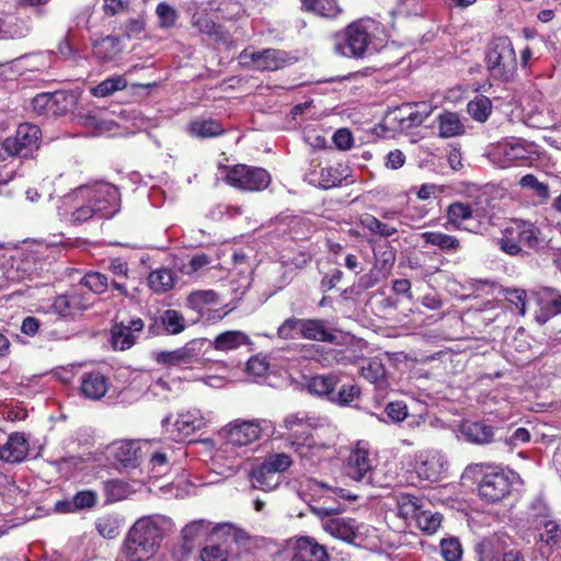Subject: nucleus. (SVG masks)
I'll list each match as a JSON object with an SVG mask.
<instances>
[{
  "label": "nucleus",
  "mask_w": 561,
  "mask_h": 561,
  "mask_svg": "<svg viewBox=\"0 0 561 561\" xmlns=\"http://www.w3.org/2000/svg\"><path fill=\"white\" fill-rule=\"evenodd\" d=\"M399 515L404 519H415L422 506L416 496L400 494L397 497Z\"/></svg>",
  "instance_id": "obj_47"
},
{
  "label": "nucleus",
  "mask_w": 561,
  "mask_h": 561,
  "mask_svg": "<svg viewBox=\"0 0 561 561\" xmlns=\"http://www.w3.org/2000/svg\"><path fill=\"white\" fill-rule=\"evenodd\" d=\"M96 499L98 494L92 490L80 491L72 497L77 511L93 507Z\"/></svg>",
  "instance_id": "obj_62"
},
{
  "label": "nucleus",
  "mask_w": 561,
  "mask_h": 561,
  "mask_svg": "<svg viewBox=\"0 0 561 561\" xmlns=\"http://www.w3.org/2000/svg\"><path fill=\"white\" fill-rule=\"evenodd\" d=\"M41 137L38 126L24 123L19 125L13 136L3 140L2 148L9 156L31 158L39 149Z\"/></svg>",
  "instance_id": "obj_10"
},
{
  "label": "nucleus",
  "mask_w": 561,
  "mask_h": 561,
  "mask_svg": "<svg viewBox=\"0 0 561 561\" xmlns=\"http://www.w3.org/2000/svg\"><path fill=\"white\" fill-rule=\"evenodd\" d=\"M537 156V146L534 142L516 137H507L491 144L486 150L490 162L501 169L525 164Z\"/></svg>",
  "instance_id": "obj_5"
},
{
  "label": "nucleus",
  "mask_w": 561,
  "mask_h": 561,
  "mask_svg": "<svg viewBox=\"0 0 561 561\" xmlns=\"http://www.w3.org/2000/svg\"><path fill=\"white\" fill-rule=\"evenodd\" d=\"M95 528L103 538L113 539L119 534V519L110 514L101 516L95 522Z\"/></svg>",
  "instance_id": "obj_48"
},
{
  "label": "nucleus",
  "mask_w": 561,
  "mask_h": 561,
  "mask_svg": "<svg viewBox=\"0 0 561 561\" xmlns=\"http://www.w3.org/2000/svg\"><path fill=\"white\" fill-rule=\"evenodd\" d=\"M540 539L547 546L553 547L560 542L561 527L553 520H548L543 525V531L540 534Z\"/></svg>",
  "instance_id": "obj_59"
},
{
  "label": "nucleus",
  "mask_w": 561,
  "mask_h": 561,
  "mask_svg": "<svg viewBox=\"0 0 561 561\" xmlns=\"http://www.w3.org/2000/svg\"><path fill=\"white\" fill-rule=\"evenodd\" d=\"M362 527L363 525L354 518L347 517H333L322 522V528L325 533L347 543L355 542L362 536Z\"/></svg>",
  "instance_id": "obj_17"
},
{
  "label": "nucleus",
  "mask_w": 561,
  "mask_h": 561,
  "mask_svg": "<svg viewBox=\"0 0 561 561\" xmlns=\"http://www.w3.org/2000/svg\"><path fill=\"white\" fill-rule=\"evenodd\" d=\"M203 342L193 340L184 346L170 352H159L156 360L170 366H188L199 363Z\"/></svg>",
  "instance_id": "obj_14"
},
{
  "label": "nucleus",
  "mask_w": 561,
  "mask_h": 561,
  "mask_svg": "<svg viewBox=\"0 0 561 561\" xmlns=\"http://www.w3.org/2000/svg\"><path fill=\"white\" fill-rule=\"evenodd\" d=\"M286 439L288 442L287 445L300 457L305 466H313L320 460L323 447L312 443L309 437L300 440V437L293 439V436H290Z\"/></svg>",
  "instance_id": "obj_27"
},
{
  "label": "nucleus",
  "mask_w": 561,
  "mask_h": 561,
  "mask_svg": "<svg viewBox=\"0 0 561 561\" xmlns=\"http://www.w3.org/2000/svg\"><path fill=\"white\" fill-rule=\"evenodd\" d=\"M346 178V168L342 164L328 165L321 168L319 171H313L309 174V182L318 185L323 190H329L342 184Z\"/></svg>",
  "instance_id": "obj_23"
},
{
  "label": "nucleus",
  "mask_w": 561,
  "mask_h": 561,
  "mask_svg": "<svg viewBox=\"0 0 561 561\" xmlns=\"http://www.w3.org/2000/svg\"><path fill=\"white\" fill-rule=\"evenodd\" d=\"M442 556L446 561H460L462 556L461 545L458 539H443L440 541Z\"/></svg>",
  "instance_id": "obj_58"
},
{
  "label": "nucleus",
  "mask_w": 561,
  "mask_h": 561,
  "mask_svg": "<svg viewBox=\"0 0 561 561\" xmlns=\"http://www.w3.org/2000/svg\"><path fill=\"white\" fill-rule=\"evenodd\" d=\"M505 299L515 306L519 314L526 313L527 294L524 289L510 288L505 290Z\"/></svg>",
  "instance_id": "obj_60"
},
{
  "label": "nucleus",
  "mask_w": 561,
  "mask_h": 561,
  "mask_svg": "<svg viewBox=\"0 0 561 561\" xmlns=\"http://www.w3.org/2000/svg\"><path fill=\"white\" fill-rule=\"evenodd\" d=\"M274 430L273 423L266 419H237L228 423L222 432L228 445L242 447L253 444L263 436H273Z\"/></svg>",
  "instance_id": "obj_7"
},
{
  "label": "nucleus",
  "mask_w": 561,
  "mask_h": 561,
  "mask_svg": "<svg viewBox=\"0 0 561 561\" xmlns=\"http://www.w3.org/2000/svg\"><path fill=\"white\" fill-rule=\"evenodd\" d=\"M119 192L106 182L81 185L64 195L57 213L65 222L79 226L94 218H110L119 210Z\"/></svg>",
  "instance_id": "obj_1"
},
{
  "label": "nucleus",
  "mask_w": 561,
  "mask_h": 561,
  "mask_svg": "<svg viewBox=\"0 0 561 561\" xmlns=\"http://www.w3.org/2000/svg\"><path fill=\"white\" fill-rule=\"evenodd\" d=\"M301 337L320 342H334L336 335L322 319H304Z\"/></svg>",
  "instance_id": "obj_29"
},
{
  "label": "nucleus",
  "mask_w": 561,
  "mask_h": 561,
  "mask_svg": "<svg viewBox=\"0 0 561 561\" xmlns=\"http://www.w3.org/2000/svg\"><path fill=\"white\" fill-rule=\"evenodd\" d=\"M382 26L370 18L358 19L337 35L334 51L343 57L363 59L374 55L382 46Z\"/></svg>",
  "instance_id": "obj_2"
},
{
  "label": "nucleus",
  "mask_w": 561,
  "mask_h": 561,
  "mask_svg": "<svg viewBox=\"0 0 561 561\" xmlns=\"http://www.w3.org/2000/svg\"><path fill=\"white\" fill-rule=\"evenodd\" d=\"M186 301L191 309L202 312L206 306L218 302V295L211 289L196 290L187 296Z\"/></svg>",
  "instance_id": "obj_46"
},
{
  "label": "nucleus",
  "mask_w": 561,
  "mask_h": 561,
  "mask_svg": "<svg viewBox=\"0 0 561 561\" xmlns=\"http://www.w3.org/2000/svg\"><path fill=\"white\" fill-rule=\"evenodd\" d=\"M405 460L408 469L425 481H438L446 469L444 455L435 449L421 450L414 456L409 455Z\"/></svg>",
  "instance_id": "obj_12"
},
{
  "label": "nucleus",
  "mask_w": 561,
  "mask_h": 561,
  "mask_svg": "<svg viewBox=\"0 0 561 561\" xmlns=\"http://www.w3.org/2000/svg\"><path fill=\"white\" fill-rule=\"evenodd\" d=\"M94 51L103 61L113 60L121 53L119 38L111 35L102 38L95 44Z\"/></svg>",
  "instance_id": "obj_43"
},
{
  "label": "nucleus",
  "mask_w": 561,
  "mask_h": 561,
  "mask_svg": "<svg viewBox=\"0 0 561 561\" xmlns=\"http://www.w3.org/2000/svg\"><path fill=\"white\" fill-rule=\"evenodd\" d=\"M304 319L288 318L277 329V335L284 340L301 337Z\"/></svg>",
  "instance_id": "obj_54"
},
{
  "label": "nucleus",
  "mask_w": 561,
  "mask_h": 561,
  "mask_svg": "<svg viewBox=\"0 0 561 561\" xmlns=\"http://www.w3.org/2000/svg\"><path fill=\"white\" fill-rule=\"evenodd\" d=\"M307 11H311L320 16L335 18L340 14L341 8L336 0H300Z\"/></svg>",
  "instance_id": "obj_37"
},
{
  "label": "nucleus",
  "mask_w": 561,
  "mask_h": 561,
  "mask_svg": "<svg viewBox=\"0 0 561 561\" xmlns=\"http://www.w3.org/2000/svg\"><path fill=\"white\" fill-rule=\"evenodd\" d=\"M359 393V388L356 385L344 383L339 388V390L334 389L331 402L340 405H347L358 398Z\"/></svg>",
  "instance_id": "obj_53"
},
{
  "label": "nucleus",
  "mask_w": 561,
  "mask_h": 561,
  "mask_svg": "<svg viewBox=\"0 0 561 561\" xmlns=\"http://www.w3.org/2000/svg\"><path fill=\"white\" fill-rule=\"evenodd\" d=\"M543 243L539 227L524 219H513L502 231L497 244L500 249L511 255L517 256L524 253V249L538 252Z\"/></svg>",
  "instance_id": "obj_4"
},
{
  "label": "nucleus",
  "mask_w": 561,
  "mask_h": 561,
  "mask_svg": "<svg viewBox=\"0 0 561 561\" xmlns=\"http://www.w3.org/2000/svg\"><path fill=\"white\" fill-rule=\"evenodd\" d=\"M226 182L240 191L257 192L270 185L271 175L263 168L237 164L228 169Z\"/></svg>",
  "instance_id": "obj_11"
},
{
  "label": "nucleus",
  "mask_w": 561,
  "mask_h": 561,
  "mask_svg": "<svg viewBox=\"0 0 561 561\" xmlns=\"http://www.w3.org/2000/svg\"><path fill=\"white\" fill-rule=\"evenodd\" d=\"M218 540L221 542L207 545L201 550L202 561H230L232 558L230 545L237 542L231 539L226 541L225 538H219Z\"/></svg>",
  "instance_id": "obj_34"
},
{
  "label": "nucleus",
  "mask_w": 561,
  "mask_h": 561,
  "mask_svg": "<svg viewBox=\"0 0 561 561\" xmlns=\"http://www.w3.org/2000/svg\"><path fill=\"white\" fill-rule=\"evenodd\" d=\"M250 342L249 336L241 331H226L218 336L213 342V346L217 351H232L241 345H245Z\"/></svg>",
  "instance_id": "obj_35"
},
{
  "label": "nucleus",
  "mask_w": 561,
  "mask_h": 561,
  "mask_svg": "<svg viewBox=\"0 0 561 561\" xmlns=\"http://www.w3.org/2000/svg\"><path fill=\"white\" fill-rule=\"evenodd\" d=\"M421 239L425 245L437 248L446 254H455L461 249L457 237L440 231H425L421 233Z\"/></svg>",
  "instance_id": "obj_25"
},
{
  "label": "nucleus",
  "mask_w": 561,
  "mask_h": 561,
  "mask_svg": "<svg viewBox=\"0 0 561 561\" xmlns=\"http://www.w3.org/2000/svg\"><path fill=\"white\" fill-rule=\"evenodd\" d=\"M538 304L547 316L561 312V295L553 289L542 288L537 293Z\"/></svg>",
  "instance_id": "obj_42"
},
{
  "label": "nucleus",
  "mask_w": 561,
  "mask_h": 561,
  "mask_svg": "<svg viewBox=\"0 0 561 561\" xmlns=\"http://www.w3.org/2000/svg\"><path fill=\"white\" fill-rule=\"evenodd\" d=\"M360 375L378 387H382L386 382V369L378 358L364 360L360 365Z\"/></svg>",
  "instance_id": "obj_36"
},
{
  "label": "nucleus",
  "mask_w": 561,
  "mask_h": 561,
  "mask_svg": "<svg viewBox=\"0 0 561 561\" xmlns=\"http://www.w3.org/2000/svg\"><path fill=\"white\" fill-rule=\"evenodd\" d=\"M463 131V126L456 113L445 112L439 115V136L450 138Z\"/></svg>",
  "instance_id": "obj_41"
},
{
  "label": "nucleus",
  "mask_w": 561,
  "mask_h": 561,
  "mask_svg": "<svg viewBox=\"0 0 561 561\" xmlns=\"http://www.w3.org/2000/svg\"><path fill=\"white\" fill-rule=\"evenodd\" d=\"M31 31V23L27 19L8 16L0 19V41L16 39L25 37Z\"/></svg>",
  "instance_id": "obj_30"
},
{
  "label": "nucleus",
  "mask_w": 561,
  "mask_h": 561,
  "mask_svg": "<svg viewBox=\"0 0 561 561\" xmlns=\"http://www.w3.org/2000/svg\"><path fill=\"white\" fill-rule=\"evenodd\" d=\"M291 561H329V553L324 546L314 538L300 536L291 539Z\"/></svg>",
  "instance_id": "obj_15"
},
{
  "label": "nucleus",
  "mask_w": 561,
  "mask_h": 561,
  "mask_svg": "<svg viewBox=\"0 0 561 561\" xmlns=\"http://www.w3.org/2000/svg\"><path fill=\"white\" fill-rule=\"evenodd\" d=\"M262 463L280 476L282 472L286 471L293 465V459L285 453H277L268 455Z\"/></svg>",
  "instance_id": "obj_56"
},
{
  "label": "nucleus",
  "mask_w": 561,
  "mask_h": 561,
  "mask_svg": "<svg viewBox=\"0 0 561 561\" xmlns=\"http://www.w3.org/2000/svg\"><path fill=\"white\" fill-rule=\"evenodd\" d=\"M161 322L165 331L170 334H179L185 329L184 317L174 309H168L161 316Z\"/></svg>",
  "instance_id": "obj_50"
},
{
  "label": "nucleus",
  "mask_w": 561,
  "mask_h": 561,
  "mask_svg": "<svg viewBox=\"0 0 561 561\" xmlns=\"http://www.w3.org/2000/svg\"><path fill=\"white\" fill-rule=\"evenodd\" d=\"M156 15L161 28H171L176 24L179 13L174 7L167 2H160L156 8Z\"/></svg>",
  "instance_id": "obj_52"
},
{
  "label": "nucleus",
  "mask_w": 561,
  "mask_h": 561,
  "mask_svg": "<svg viewBox=\"0 0 561 561\" xmlns=\"http://www.w3.org/2000/svg\"><path fill=\"white\" fill-rule=\"evenodd\" d=\"M104 492L107 503L125 500L131 492L130 485L122 480H108L104 482Z\"/></svg>",
  "instance_id": "obj_44"
},
{
  "label": "nucleus",
  "mask_w": 561,
  "mask_h": 561,
  "mask_svg": "<svg viewBox=\"0 0 561 561\" xmlns=\"http://www.w3.org/2000/svg\"><path fill=\"white\" fill-rule=\"evenodd\" d=\"M144 330V321L140 318L130 319L127 323L122 321L115 324L111 331V341L115 350L130 348L137 340V334Z\"/></svg>",
  "instance_id": "obj_18"
},
{
  "label": "nucleus",
  "mask_w": 561,
  "mask_h": 561,
  "mask_svg": "<svg viewBox=\"0 0 561 561\" xmlns=\"http://www.w3.org/2000/svg\"><path fill=\"white\" fill-rule=\"evenodd\" d=\"M467 110L474 121L482 123L489 118L492 112V103L489 98L479 95L468 103Z\"/></svg>",
  "instance_id": "obj_45"
},
{
  "label": "nucleus",
  "mask_w": 561,
  "mask_h": 561,
  "mask_svg": "<svg viewBox=\"0 0 561 561\" xmlns=\"http://www.w3.org/2000/svg\"><path fill=\"white\" fill-rule=\"evenodd\" d=\"M340 382L335 374L318 375L309 379L307 387L311 393L320 397H327L331 401L334 389Z\"/></svg>",
  "instance_id": "obj_31"
},
{
  "label": "nucleus",
  "mask_w": 561,
  "mask_h": 561,
  "mask_svg": "<svg viewBox=\"0 0 561 561\" xmlns=\"http://www.w3.org/2000/svg\"><path fill=\"white\" fill-rule=\"evenodd\" d=\"M270 368L265 357L259 355L252 356L247 363V371L255 378L263 377Z\"/></svg>",
  "instance_id": "obj_61"
},
{
  "label": "nucleus",
  "mask_w": 561,
  "mask_h": 561,
  "mask_svg": "<svg viewBox=\"0 0 561 561\" xmlns=\"http://www.w3.org/2000/svg\"><path fill=\"white\" fill-rule=\"evenodd\" d=\"M486 471L478 485L480 497L488 503H497L510 495L518 476L507 469L486 466Z\"/></svg>",
  "instance_id": "obj_9"
},
{
  "label": "nucleus",
  "mask_w": 561,
  "mask_h": 561,
  "mask_svg": "<svg viewBox=\"0 0 561 561\" xmlns=\"http://www.w3.org/2000/svg\"><path fill=\"white\" fill-rule=\"evenodd\" d=\"M108 457L122 468H136L141 456L140 443L137 440H119L107 448Z\"/></svg>",
  "instance_id": "obj_16"
},
{
  "label": "nucleus",
  "mask_w": 561,
  "mask_h": 561,
  "mask_svg": "<svg viewBox=\"0 0 561 561\" xmlns=\"http://www.w3.org/2000/svg\"><path fill=\"white\" fill-rule=\"evenodd\" d=\"M127 81L123 76L110 77L91 89V94L95 98H106L113 93L124 90Z\"/></svg>",
  "instance_id": "obj_39"
},
{
  "label": "nucleus",
  "mask_w": 561,
  "mask_h": 561,
  "mask_svg": "<svg viewBox=\"0 0 561 561\" xmlns=\"http://www.w3.org/2000/svg\"><path fill=\"white\" fill-rule=\"evenodd\" d=\"M81 285L95 294H103L108 287V279L107 276L102 273L90 272L82 277Z\"/></svg>",
  "instance_id": "obj_55"
},
{
  "label": "nucleus",
  "mask_w": 561,
  "mask_h": 561,
  "mask_svg": "<svg viewBox=\"0 0 561 561\" xmlns=\"http://www.w3.org/2000/svg\"><path fill=\"white\" fill-rule=\"evenodd\" d=\"M28 455V442L25 435L15 432L9 435L7 443L0 447V459L8 463L22 462Z\"/></svg>",
  "instance_id": "obj_20"
},
{
  "label": "nucleus",
  "mask_w": 561,
  "mask_h": 561,
  "mask_svg": "<svg viewBox=\"0 0 561 561\" xmlns=\"http://www.w3.org/2000/svg\"><path fill=\"white\" fill-rule=\"evenodd\" d=\"M210 536L213 539L225 538L237 542V545L248 539L247 533L230 523L213 525L208 520L199 519L187 524L182 529V538L186 545H193Z\"/></svg>",
  "instance_id": "obj_8"
},
{
  "label": "nucleus",
  "mask_w": 561,
  "mask_h": 561,
  "mask_svg": "<svg viewBox=\"0 0 561 561\" xmlns=\"http://www.w3.org/2000/svg\"><path fill=\"white\" fill-rule=\"evenodd\" d=\"M187 131L193 137L210 138L222 135L225 129L218 121L196 119L188 124Z\"/></svg>",
  "instance_id": "obj_33"
},
{
  "label": "nucleus",
  "mask_w": 561,
  "mask_h": 561,
  "mask_svg": "<svg viewBox=\"0 0 561 561\" xmlns=\"http://www.w3.org/2000/svg\"><path fill=\"white\" fill-rule=\"evenodd\" d=\"M414 520L423 533L432 535L439 528L442 516L438 513L421 510Z\"/></svg>",
  "instance_id": "obj_49"
},
{
  "label": "nucleus",
  "mask_w": 561,
  "mask_h": 561,
  "mask_svg": "<svg viewBox=\"0 0 561 561\" xmlns=\"http://www.w3.org/2000/svg\"><path fill=\"white\" fill-rule=\"evenodd\" d=\"M519 185L523 188H529L534 191L536 196L541 201L549 198V187L547 184L540 182L534 174H526L519 180Z\"/></svg>",
  "instance_id": "obj_57"
},
{
  "label": "nucleus",
  "mask_w": 561,
  "mask_h": 561,
  "mask_svg": "<svg viewBox=\"0 0 561 561\" xmlns=\"http://www.w3.org/2000/svg\"><path fill=\"white\" fill-rule=\"evenodd\" d=\"M251 483L255 489L273 491L280 484V476L261 463L251 471Z\"/></svg>",
  "instance_id": "obj_32"
},
{
  "label": "nucleus",
  "mask_w": 561,
  "mask_h": 561,
  "mask_svg": "<svg viewBox=\"0 0 561 561\" xmlns=\"http://www.w3.org/2000/svg\"><path fill=\"white\" fill-rule=\"evenodd\" d=\"M490 75L501 81H510L517 69L516 54L511 39L500 36L490 42L485 55Z\"/></svg>",
  "instance_id": "obj_6"
},
{
  "label": "nucleus",
  "mask_w": 561,
  "mask_h": 561,
  "mask_svg": "<svg viewBox=\"0 0 561 561\" xmlns=\"http://www.w3.org/2000/svg\"><path fill=\"white\" fill-rule=\"evenodd\" d=\"M108 390V379L100 371H87L80 378V393L90 400H100Z\"/></svg>",
  "instance_id": "obj_21"
},
{
  "label": "nucleus",
  "mask_w": 561,
  "mask_h": 561,
  "mask_svg": "<svg viewBox=\"0 0 561 561\" xmlns=\"http://www.w3.org/2000/svg\"><path fill=\"white\" fill-rule=\"evenodd\" d=\"M360 224L370 232L379 234L380 237H391L398 232L396 227L385 224L371 215L363 217Z\"/></svg>",
  "instance_id": "obj_51"
},
{
  "label": "nucleus",
  "mask_w": 561,
  "mask_h": 561,
  "mask_svg": "<svg viewBox=\"0 0 561 561\" xmlns=\"http://www.w3.org/2000/svg\"><path fill=\"white\" fill-rule=\"evenodd\" d=\"M243 65L252 64L260 71H275L283 68L289 60L285 51L278 49H263L261 51L243 50L239 56Z\"/></svg>",
  "instance_id": "obj_13"
},
{
  "label": "nucleus",
  "mask_w": 561,
  "mask_h": 561,
  "mask_svg": "<svg viewBox=\"0 0 561 561\" xmlns=\"http://www.w3.org/2000/svg\"><path fill=\"white\" fill-rule=\"evenodd\" d=\"M460 433L468 442L479 445L490 444L494 438L493 427L484 422L465 421Z\"/></svg>",
  "instance_id": "obj_26"
},
{
  "label": "nucleus",
  "mask_w": 561,
  "mask_h": 561,
  "mask_svg": "<svg viewBox=\"0 0 561 561\" xmlns=\"http://www.w3.org/2000/svg\"><path fill=\"white\" fill-rule=\"evenodd\" d=\"M164 523L161 517L139 518L129 529L123 546L122 556L126 561H148L158 551L163 537Z\"/></svg>",
  "instance_id": "obj_3"
},
{
  "label": "nucleus",
  "mask_w": 561,
  "mask_h": 561,
  "mask_svg": "<svg viewBox=\"0 0 561 561\" xmlns=\"http://www.w3.org/2000/svg\"><path fill=\"white\" fill-rule=\"evenodd\" d=\"M50 308L53 312L60 318H73L77 313L87 308V304L84 302L81 294L72 291L70 294L57 296Z\"/></svg>",
  "instance_id": "obj_22"
},
{
  "label": "nucleus",
  "mask_w": 561,
  "mask_h": 561,
  "mask_svg": "<svg viewBox=\"0 0 561 561\" xmlns=\"http://www.w3.org/2000/svg\"><path fill=\"white\" fill-rule=\"evenodd\" d=\"M333 142L341 150H348L353 146L352 133L346 128L337 129L333 135Z\"/></svg>",
  "instance_id": "obj_64"
},
{
  "label": "nucleus",
  "mask_w": 561,
  "mask_h": 561,
  "mask_svg": "<svg viewBox=\"0 0 561 561\" xmlns=\"http://www.w3.org/2000/svg\"><path fill=\"white\" fill-rule=\"evenodd\" d=\"M385 411L394 422H401L408 416V408L401 401L390 402Z\"/></svg>",
  "instance_id": "obj_63"
},
{
  "label": "nucleus",
  "mask_w": 561,
  "mask_h": 561,
  "mask_svg": "<svg viewBox=\"0 0 561 561\" xmlns=\"http://www.w3.org/2000/svg\"><path fill=\"white\" fill-rule=\"evenodd\" d=\"M208 422L209 414H203L197 409H190L178 415L174 425L180 434L188 436L205 427Z\"/></svg>",
  "instance_id": "obj_24"
},
{
  "label": "nucleus",
  "mask_w": 561,
  "mask_h": 561,
  "mask_svg": "<svg viewBox=\"0 0 561 561\" xmlns=\"http://www.w3.org/2000/svg\"><path fill=\"white\" fill-rule=\"evenodd\" d=\"M45 101V104H51V105H60L59 110L61 112H67L71 110L76 103H77V96L73 93H68L64 91L55 92L51 95H37L34 99V103L38 104L41 102Z\"/></svg>",
  "instance_id": "obj_40"
},
{
  "label": "nucleus",
  "mask_w": 561,
  "mask_h": 561,
  "mask_svg": "<svg viewBox=\"0 0 561 561\" xmlns=\"http://www.w3.org/2000/svg\"><path fill=\"white\" fill-rule=\"evenodd\" d=\"M371 468L368 443L358 442L348 457L347 474L353 480L360 481L370 473Z\"/></svg>",
  "instance_id": "obj_19"
},
{
  "label": "nucleus",
  "mask_w": 561,
  "mask_h": 561,
  "mask_svg": "<svg viewBox=\"0 0 561 561\" xmlns=\"http://www.w3.org/2000/svg\"><path fill=\"white\" fill-rule=\"evenodd\" d=\"M447 224L451 225L454 229L474 231L467 227L465 224L473 217V208L471 205L462 202H454L445 210Z\"/></svg>",
  "instance_id": "obj_28"
},
{
  "label": "nucleus",
  "mask_w": 561,
  "mask_h": 561,
  "mask_svg": "<svg viewBox=\"0 0 561 561\" xmlns=\"http://www.w3.org/2000/svg\"><path fill=\"white\" fill-rule=\"evenodd\" d=\"M173 272L169 268H158L148 276V285L156 293H165L174 285Z\"/></svg>",
  "instance_id": "obj_38"
}]
</instances>
